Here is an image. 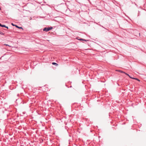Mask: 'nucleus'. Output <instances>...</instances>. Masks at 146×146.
Listing matches in <instances>:
<instances>
[{
    "label": "nucleus",
    "instance_id": "obj_7",
    "mask_svg": "<svg viewBox=\"0 0 146 146\" xmlns=\"http://www.w3.org/2000/svg\"><path fill=\"white\" fill-rule=\"evenodd\" d=\"M124 73L126 75L128 76L129 77H131L128 74L126 73L125 72H124Z\"/></svg>",
    "mask_w": 146,
    "mask_h": 146
},
{
    "label": "nucleus",
    "instance_id": "obj_11",
    "mask_svg": "<svg viewBox=\"0 0 146 146\" xmlns=\"http://www.w3.org/2000/svg\"><path fill=\"white\" fill-rule=\"evenodd\" d=\"M43 31H46V27H45L44 28V29H43Z\"/></svg>",
    "mask_w": 146,
    "mask_h": 146
},
{
    "label": "nucleus",
    "instance_id": "obj_12",
    "mask_svg": "<svg viewBox=\"0 0 146 146\" xmlns=\"http://www.w3.org/2000/svg\"><path fill=\"white\" fill-rule=\"evenodd\" d=\"M5 27L7 28V29H8V27L7 26H5Z\"/></svg>",
    "mask_w": 146,
    "mask_h": 146
},
{
    "label": "nucleus",
    "instance_id": "obj_8",
    "mask_svg": "<svg viewBox=\"0 0 146 146\" xmlns=\"http://www.w3.org/2000/svg\"><path fill=\"white\" fill-rule=\"evenodd\" d=\"M1 27H5V25H1Z\"/></svg>",
    "mask_w": 146,
    "mask_h": 146
},
{
    "label": "nucleus",
    "instance_id": "obj_16",
    "mask_svg": "<svg viewBox=\"0 0 146 146\" xmlns=\"http://www.w3.org/2000/svg\"><path fill=\"white\" fill-rule=\"evenodd\" d=\"M1 23H0V26H1Z\"/></svg>",
    "mask_w": 146,
    "mask_h": 146
},
{
    "label": "nucleus",
    "instance_id": "obj_10",
    "mask_svg": "<svg viewBox=\"0 0 146 146\" xmlns=\"http://www.w3.org/2000/svg\"><path fill=\"white\" fill-rule=\"evenodd\" d=\"M4 45H6V46H10L8 44H4Z\"/></svg>",
    "mask_w": 146,
    "mask_h": 146
},
{
    "label": "nucleus",
    "instance_id": "obj_13",
    "mask_svg": "<svg viewBox=\"0 0 146 146\" xmlns=\"http://www.w3.org/2000/svg\"><path fill=\"white\" fill-rule=\"evenodd\" d=\"M137 81H140V80H139V79H138L137 78Z\"/></svg>",
    "mask_w": 146,
    "mask_h": 146
},
{
    "label": "nucleus",
    "instance_id": "obj_6",
    "mask_svg": "<svg viewBox=\"0 0 146 146\" xmlns=\"http://www.w3.org/2000/svg\"><path fill=\"white\" fill-rule=\"evenodd\" d=\"M0 34L4 35V34L3 33V32L1 31H0Z\"/></svg>",
    "mask_w": 146,
    "mask_h": 146
},
{
    "label": "nucleus",
    "instance_id": "obj_5",
    "mask_svg": "<svg viewBox=\"0 0 146 146\" xmlns=\"http://www.w3.org/2000/svg\"><path fill=\"white\" fill-rule=\"evenodd\" d=\"M130 78H132V79H135V80H137V78H132L131 77H130Z\"/></svg>",
    "mask_w": 146,
    "mask_h": 146
},
{
    "label": "nucleus",
    "instance_id": "obj_3",
    "mask_svg": "<svg viewBox=\"0 0 146 146\" xmlns=\"http://www.w3.org/2000/svg\"><path fill=\"white\" fill-rule=\"evenodd\" d=\"M16 27L17 28H19V29H23L22 27H19L18 26H16Z\"/></svg>",
    "mask_w": 146,
    "mask_h": 146
},
{
    "label": "nucleus",
    "instance_id": "obj_4",
    "mask_svg": "<svg viewBox=\"0 0 146 146\" xmlns=\"http://www.w3.org/2000/svg\"><path fill=\"white\" fill-rule=\"evenodd\" d=\"M79 40H83V41H88V40H85V39H79Z\"/></svg>",
    "mask_w": 146,
    "mask_h": 146
},
{
    "label": "nucleus",
    "instance_id": "obj_17",
    "mask_svg": "<svg viewBox=\"0 0 146 146\" xmlns=\"http://www.w3.org/2000/svg\"><path fill=\"white\" fill-rule=\"evenodd\" d=\"M16 26H17V25H15V26L16 27Z\"/></svg>",
    "mask_w": 146,
    "mask_h": 146
},
{
    "label": "nucleus",
    "instance_id": "obj_15",
    "mask_svg": "<svg viewBox=\"0 0 146 146\" xmlns=\"http://www.w3.org/2000/svg\"><path fill=\"white\" fill-rule=\"evenodd\" d=\"M1 10V7H0V10Z\"/></svg>",
    "mask_w": 146,
    "mask_h": 146
},
{
    "label": "nucleus",
    "instance_id": "obj_9",
    "mask_svg": "<svg viewBox=\"0 0 146 146\" xmlns=\"http://www.w3.org/2000/svg\"><path fill=\"white\" fill-rule=\"evenodd\" d=\"M52 64L53 65H55V64H56L57 65H58L57 64H56V63L55 62H52Z\"/></svg>",
    "mask_w": 146,
    "mask_h": 146
},
{
    "label": "nucleus",
    "instance_id": "obj_2",
    "mask_svg": "<svg viewBox=\"0 0 146 146\" xmlns=\"http://www.w3.org/2000/svg\"><path fill=\"white\" fill-rule=\"evenodd\" d=\"M116 71L122 73H124V72L120 70H116Z\"/></svg>",
    "mask_w": 146,
    "mask_h": 146
},
{
    "label": "nucleus",
    "instance_id": "obj_14",
    "mask_svg": "<svg viewBox=\"0 0 146 146\" xmlns=\"http://www.w3.org/2000/svg\"><path fill=\"white\" fill-rule=\"evenodd\" d=\"M12 25H13V26H15V25H14L13 24V23H12Z\"/></svg>",
    "mask_w": 146,
    "mask_h": 146
},
{
    "label": "nucleus",
    "instance_id": "obj_1",
    "mask_svg": "<svg viewBox=\"0 0 146 146\" xmlns=\"http://www.w3.org/2000/svg\"><path fill=\"white\" fill-rule=\"evenodd\" d=\"M53 28L52 27H50L46 28V31H48L52 29Z\"/></svg>",
    "mask_w": 146,
    "mask_h": 146
}]
</instances>
